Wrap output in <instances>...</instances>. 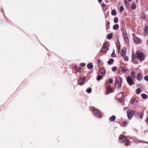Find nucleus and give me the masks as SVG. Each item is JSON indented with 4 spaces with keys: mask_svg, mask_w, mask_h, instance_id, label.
<instances>
[{
    "mask_svg": "<svg viewBox=\"0 0 148 148\" xmlns=\"http://www.w3.org/2000/svg\"><path fill=\"white\" fill-rule=\"evenodd\" d=\"M144 32L146 35L148 34V27L147 26H145L144 29Z\"/></svg>",
    "mask_w": 148,
    "mask_h": 148,
    "instance_id": "12",
    "label": "nucleus"
},
{
    "mask_svg": "<svg viewBox=\"0 0 148 148\" xmlns=\"http://www.w3.org/2000/svg\"><path fill=\"white\" fill-rule=\"evenodd\" d=\"M116 14V11L115 10H113L111 12V14L113 16L115 15Z\"/></svg>",
    "mask_w": 148,
    "mask_h": 148,
    "instance_id": "25",
    "label": "nucleus"
},
{
    "mask_svg": "<svg viewBox=\"0 0 148 148\" xmlns=\"http://www.w3.org/2000/svg\"><path fill=\"white\" fill-rule=\"evenodd\" d=\"M85 77L83 78L78 80V83L79 84H82V83L85 81Z\"/></svg>",
    "mask_w": 148,
    "mask_h": 148,
    "instance_id": "13",
    "label": "nucleus"
},
{
    "mask_svg": "<svg viewBox=\"0 0 148 148\" xmlns=\"http://www.w3.org/2000/svg\"><path fill=\"white\" fill-rule=\"evenodd\" d=\"M115 56H116V55L114 53V49H113V52L112 54V57H114Z\"/></svg>",
    "mask_w": 148,
    "mask_h": 148,
    "instance_id": "33",
    "label": "nucleus"
},
{
    "mask_svg": "<svg viewBox=\"0 0 148 148\" xmlns=\"http://www.w3.org/2000/svg\"><path fill=\"white\" fill-rule=\"evenodd\" d=\"M136 57L140 61L144 60L145 59V55L144 53L140 51H138L136 52V56L133 55V53H132V58L134 59Z\"/></svg>",
    "mask_w": 148,
    "mask_h": 148,
    "instance_id": "1",
    "label": "nucleus"
},
{
    "mask_svg": "<svg viewBox=\"0 0 148 148\" xmlns=\"http://www.w3.org/2000/svg\"><path fill=\"white\" fill-rule=\"evenodd\" d=\"M131 76L132 77H135V72L133 71L131 73Z\"/></svg>",
    "mask_w": 148,
    "mask_h": 148,
    "instance_id": "29",
    "label": "nucleus"
},
{
    "mask_svg": "<svg viewBox=\"0 0 148 148\" xmlns=\"http://www.w3.org/2000/svg\"><path fill=\"white\" fill-rule=\"evenodd\" d=\"M120 10L121 11H122V12L124 10V8H123V7L121 6L120 8Z\"/></svg>",
    "mask_w": 148,
    "mask_h": 148,
    "instance_id": "36",
    "label": "nucleus"
},
{
    "mask_svg": "<svg viewBox=\"0 0 148 148\" xmlns=\"http://www.w3.org/2000/svg\"><path fill=\"white\" fill-rule=\"evenodd\" d=\"M127 0H124V3L126 8H128L129 6V3Z\"/></svg>",
    "mask_w": 148,
    "mask_h": 148,
    "instance_id": "14",
    "label": "nucleus"
},
{
    "mask_svg": "<svg viewBox=\"0 0 148 148\" xmlns=\"http://www.w3.org/2000/svg\"><path fill=\"white\" fill-rule=\"evenodd\" d=\"M119 28V25L118 24H115L113 26V29L115 30H117Z\"/></svg>",
    "mask_w": 148,
    "mask_h": 148,
    "instance_id": "17",
    "label": "nucleus"
},
{
    "mask_svg": "<svg viewBox=\"0 0 148 148\" xmlns=\"http://www.w3.org/2000/svg\"><path fill=\"white\" fill-rule=\"evenodd\" d=\"M124 39L125 44L128 45H129V41L128 37H125Z\"/></svg>",
    "mask_w": 148,
    "mask_h": 148,
    "instance_id": "15",
    "label": "nucleus"
},
{
    "mask_svg": "<svg viewBox=\"0 0 148 148\" xmlns=\"http://www.w3.org/2000/svg\"><path fill=\"white\" fill-rule=\"evenodd\" d=\"M143 115L142 114H141L140 115V118L142 119L143 117Z\"/></svg>",
    "mask_w": 148,
    "mask_h": 148,
    "instance_id": "43",
    "label": "nucleus"
},
{
    "mask_svg": "<svg viewBox=\"0 0 148 148\" xmlns=\"http://www.w3.org/2000/svg\"><path fill=\"white\" fill-rule=\"evenodd\" d=\"M114 23H117L118 21V18H117V17H115L114 19Z\"/></svg>",
    "mask_w": 148,
    "mask_h": 148,
    "instance_id": "28",
    "label": "nucleus"
},
{
    "mask_svg": "<svg viewBox=\"0 0 148 148\" xmlns=\"http://www.w3.org/2000/svg\"><path fill=\"white\" fill-rule=\"evenodd\" d=\"M141 89L140 88H138L136 90V93L137 94H140L141 92Z\"/></svg>",
    "mask_w": 148,
    "mask_h": 148,
    "instance_id": "27",
    "label": "nucleus"
},
{
    "mask_svg": "<svg viewBox=\"0 0 148 148\" xmlns=\"http://www.w3.org/2000/svg\"><path fill=\"white\" fill-rule=\"evenodd\" d=\"M106 87L107 92L110 93L112 92V89L110 85H107Z\"/></svg>",
    "mask_w": 148,
    "mask_h": 148,
    "instance_id": "8",
    "label": "nucleus"
},
{
    "mask_svg": "<svg viewBox=\"0 0 148 148\" xmlns=\"http://www.w3.org/2000/svg\"><path fill=\"white\" fill-rule=\"evenodd\" d=\"M115 116L113 115L110 118V119L111 121H114L115 119Z\"/></svg>",
    "mask_w": 148,
    "mask_h": 148,
    "instance_id": "21",
    "label": "nucleus"
},
{
    "mask_svg": "<svg viewBox=\"0 0 148 148\" xmlns=\"http://www.w3.org/2000/svg\"><path fill=\"white\" fill-rule=\"evenodd\" d=\"M126 80L130 85H132L134 84V82L130 77L127 76L126 78Z\"/></svg>",
    "mask_w": 148,
    "mask_h": 148,
    "instance_id": "4",
    "label": "nucleus"
},
{
    "mask_svg": "<svg viewBox=\"0 0 148 148\" xmlns=\"http://www.w3.org/2000/svg\"><path fill=\"white\" fill-rule=\"evenodd\" d=\"M126 49L125 48H123L121 51V55L123 56L125 55L126 53Z\"/></svg>",
    "mask_w": 148,
    "mask_h": 148,
    "instance_id": "10",
    "label": "nucleus"
},
{
    "mask_svg": "<svg viewBox=\"0 0 148 148\" xmlns=\"http://www.w3.org/2000/svg\"><path fill=\"white\" fill-rule=\"evenodd\" d=\"M102 77V76L101 75H99L97 78V79L98 80H100Z\"/></svg>",
    "mask_w": 148,
    "mask_h": 148,
    "instance_id": "32",
    "label": "nucleus"
},
{
    "mask_svg": "<svg viewBox=\"0 0 148 148\" xmlns=\"http://www.w3.org/2000/svg\"><path fill=\"white\" fill-rule=\"evenodd\" d=\"M93 67L92 64L91 63H89L87 65V67L89 69H91Z\"/></svg>",
    "mask_w": 148,
    "mask_h": 148,
    "instance_id": "16",
    "label": "nucleus"
},
{
    "mask_svg": "<svg viewBox=\"0 0 148 148\" xmlns=\"http://www.w3.org/2000/svg\"><path fill=\"white\" fill-rule=\"evenodd\" d=\"M107 38L108 40L111 39L112 38V34L111 33L108 34L107 36Z\"/></svg>",
    "mask_w": 148,
    "mask_h": 148,
    "instance_id": "20",
    "label": "nucleus"
},
{
    "mask_svg": "<svg viewBox=\"0 0 148 148\" xmlns=\"http://www.w3.org/2000/svg\"><path fill=\"white\" fill-rule=\"evenodd\" d=\"M124 60L126 61H127L128 60V58L127 57H126L124 58Z\"/></svg>",
    "mask_w": 148,
    "mask_h": 148,
    "instance_id": "40",
    "label": "nucleus"
},
{
    "mask_svg": "<svg viewBox=\"0 0 148 148\" xmlns=\"http://www.w3.org/2000/svg\"><path fill=\"white\" fill-rule=\"evenodd\" d=\"M142 98L144 99H146L147 98V96L145 94H142L141 95Z\"/></svg>",
    "mask_w": 148,
    "mask_h": 148,
    "instance_id": "19",
    "label": "nucleus"
},
{
    "mask_svg": "<svg viewBox=\"0 0 148 148\" xmlns=\"http://www.w3.org/2000/svg\"><path fill=\"white\" fill-rule=\"evenodd\" d=\"M147 123L148 124V117L147 118Z\"/></svg>",
    "mask_w": 148,
    "mask_h": 148,
    "instance_id": "48",
    "label": "nucleus"
},
{
    "mask_svg": "<svg viewBox=\"0 0 148 148\" xmlns=\"http://www.w3.org/2000/svg\"><path fill=\"white\" fill-rule=\"evenodd\" d=\"M91 89L90 88H88L87 89V92L88 93H90L91 92Z\"/></svg>",
    "mask_w": 148,
    "mask_h": 148,
    "instance_id": "35",
    "label": "nucleus"
},
{
    "mask_svg": "<svg viewBox=\"0 0 148 148\" xmlns=\"http://www.w3.org/2000/svg\"><path fill=\"white\" fill-rule=\"evenodd\" d=\"M127 1H128L130 2L131 1H132V0H127Z\"/></svg>",
    "mask_w": 148,
    "mask_h": 148,
    "instance_id": "47",
    "label": "nucleus"
},
{
    "mask_svg": "<svg viewBox=\"0 0 148 148\" xmlns=\"http://www.w3.org/2000/svg\"><path fill=\"white\" fill-rule=\"evenodd\" d=\"M101 6L102 7H104L105 6V4L104 3H102L101 4Z\"/></svg>",
    "mask_w": 148,
    "mask_h": 148,
    "instance_id": "45",
    "label": "nucleus"
},
{
    "mask_svg": "<svg viewBox=\"0 0 148 148\" xmlns=\"http://www.w3.org/2000/svg\"><path fill=\"white\" fill-rule=\"evenodd\" d=\"M94 112V114L97 117H99L100 116L101 113L100 112L97 110H95L94 111H93V112Z\"/></svg>",
    "mask_w": 148,
    "mask_h": 148,
    "instance_id": "11",
    "label": "nucleus"
},
{
    "mask_svg": "<svg viewBox=\"0 0 148 148\" xmlns=\"http://www.w3.org/2000/svg\"><path fill=\"white\" fill-rule=\"evenodd\" d=\"M136 5L134 4H133L131 6V8L133 10H135L136 8Z\"/></svg>",
    "mask_w": 148,
    "mask_h": 148,
    "instance_id": "30",
    "label": "nucleus"
},
{
    "mask_svg": "<svg viewBox=\"0 0 148 148\" xmlns=\"http://www.w3.org/2000/svg\"><path fill=\"white\" fill-rule=\"evenodd\" d=\"M143 78V74L140 73H138L137 75V79L138 81L141 80Z\"/></svg>",
    "mask_w": 148,
    "mask_h": 148,
    "instance_id": "7",
    "label": "nucleus"
},
{
    "mask_svg": "<svg viewBox=\"0 0 148 148\" xmlns=\"http://www.w3.org/2000/svg\"><path fill=\"white\" fill-rule=\"evenodd\" d=\"M127 70V69L126 67H124L122 69V72L125 73Z\"/></svg>",
    "mask_w": 148,
    "mask_h": 148,
    "instance_id": "26",
    "label": "nucleus"
},
{
    "mask_svg": "<svg viewBox=\"0 0 148 148\" xmlns=\"http://www.w3.org/2000/svg\"><path fill=\"white\" fill-rule=\"evenodd\" d=\"M114 61V60L112 59H110L108 61V64H111Z\"/></svg>",
    "mask_w": 148,
    "mask_h": 148,
    "instance_id": "22",
    "label": "nucleus"
},
{
    "mask_svg": "<svg viewBox=\"0 0 148 148\" xmlns=\"http://www.w3.org/2000/svg\"><path fill=\"white\" fill-rule=\"evenodd\" d=\"M125 139V138L123 137L122 136L119 137V141L121 143H124L125 144H127L129 140Z\"/></svg>",
    "mask_w": 148,
    "mask_h": 148,
    "instance_id": "5",
    "label": "nucleus"
},
{
    "mask_svg": "<svg viewBox=\"0 0 148 148\" xmlns=\"http://www.w3.org/2000/svg\"><path fill=\"white\" fill-rule=\"evenodd\" d=\"M80 65L82 66H85V64L84 63H81L80 64Z\"/></svg>",
    "mask_w": 148,
    "mask_h": 148,
    "instance_id": "39",
    "label": "nucleus"
},
{
    "mask_svg": "<svg viewBox=\"0 0 148 148\" xmlns=\"http://www.w3.org/2000/svg\"><path fill=\"white\" fill-rule=\"evenodd\" d=\"M123 110H125L126 109H127V108H125V107H124L123 108Z\"/></svg>",
    "mask_w": 148,
    "mask_h": 148,
    "instance_id": "46",
    "label": "nucleus"
},
{
    "mask_svg": "<svg viewBox=\"0 0 148 148\" xmlns=\"http://www.w3.org/2000/svg\"><path fill=\"white\" fill-rule=\"evenodd\" d=\"M108 44H105L104 45L103 47L102 48V51H105L108 50Z\"/></svg>",
    "mask_w": 148,
    "mask_h": 148,
    "instance_id": "9",
    "label": "nucleus"
},
{
    "mask_svg": "<svg viewBox=\"0 0 148 148\" xmlns=\"http://www.w3.org/2000/svg\"><path fill=\"white\" fill-rule=\"evenodd\" d=\"M124 99V98L123 95L121 97L120 99H118V101L119 102H122Z\"/></svg>",
    "mask_w": 148,
    "mask_h": 148,
    "instance_id": "24",
    "label": "nucleus"
},
{
    "mask_svg": "<svg viewBox=\"0 0 148 148\" xmlns=\"http://www.w3.org/2000/svg\"><path fill=\"white\" fill-rule=\"evenodd\" d=\"M79 72H82L81 71V69L79 68V69H76Z\"/></svg>",
    "mask_w": 148,
    "mask_h": 148,
    "instance_id": "41",
    "label": "nucleus"
},
{
    "mask_svg": "<svg viewBox=\"0 0 148 148\" xmlns=\"http://www.w3.org/2000/svg\"><path fill=\"white\" fill-rule=\"evenodd\" d=\"M135 101V99L134 98H132L130 102L132 105H133Z\"/></svg>",
    "mask_w": 148,
    "mask_h": 148,
    "instance_id": "23",
    "label": "nucleus"
},
{
    "mask_svg": "<svg viewBox=\"0 0 148 148\" xmlns=\"http://www.w3.org/2000/svg\"><path fill=\"white\" fill-rule=\"evenodd\" d=\"M127 114L129 119H130L132 117L134 114V112L133 110H129L127 111Z\"/></svg>",
    "mask_w": 148,
    "mask_h": 148,
    "instance_id": "3",
    "label": "nucleus"
},
{
    "mask_svg": "<svg viewBox=\"0 0 148 148\" xmlns=\"http://www.w3.org/2000/svg\"><path fill=\"white\" fill-rule=\"evenodd\" d=\"M108 82L110 83H112L113 82V80L112 79L110 78L108 80Z\"/></svg>",
    "mask_w": 148,
    "mask_h": 148,
    "instance_id": "34",
    "label": "nucleus"
},
{
    "mask_svg": "<svg viewBox=\"0 0 148 148\" xmlns=\"http://www.w3.org/2000/svg\"><path fill=\"white\" fill-rule=\"evenodd\" d=\"M98 74L101 75L102 77L104 75V72L102 71H100L98 73Z\"/></svg>",
    "mask_w": 148,
    "mask_h": 148,
    "instance_id": "18",
    "label": "nucleus"
},
{
    "mask_svg": "<svg viewBox=\"0 0 148 148\" xmlns=\"http://www.w3.org/2000/svg\"><path fill=\"white\" fill-rule=\"evenodd\" d=\"M122 79L119 77H117L116 78L115 82V86L116 87L120 88L122 83Z\"/></svg>",
    "mask_w": 148,
    "mask_h": 148,
    "instance_id": "2",
    "label": "nucleus"
},
{
    "mask_svg": "<svg viewBox=\"0 0 148 148\" xmlns=\"http://www.w3.org/2000/svg\"><path fill=\"white\" fill-rule=\"evenodd\" d=\"M98 1H99V3H101L102 1V0H98Z\"/></svg>",
    "mask_w": 148,
    "mask_h": 148,
    "instance_id": "44",
    "label": "nucleus"
},
{
    "mask_svg": "<svg viewBox=\"0 0 148 148\" xmlns=\"http://www.w3.org/2000/svg\"><path fill=\"white\" fill-rule=\"evenodd\" d=\"M112 71L113 72H115L116 70V67L115 66H114L112 69Z\"/></svg>",
    "mask_w": 148,
    "mask_h": 148,
    "instance_id": "31",
    "label": "nucleus"
},
{
    "mask_svg": "<svg viewBox=\"0 0 148 148\" xmlns=\"http://www.w3.org/2000/svg\"><path fill=\"white\" fill-rule=\"evenodd\" d=\"M133 40L134 43L136 44H138L141 42L140 39L137 37H134Z\"/></svg>",
    "mask_w": 148,
    "mask_h": 148,
    "instance_id": "6",
    "label": "nucleus"
},
{
    "mask_svg": "<svg viewBox=\"0 0 148 148\" xmlns=\"http://www.w3.org/2000/svg\"><path fill=\"white\" fill-rule=\"evenodd\" d=\"M144 79L147 81H148V76H145L144 77Z\"/></svg>",
    "mask_w": 148,
    "mask_h": 148,
    "instance_id": "38",
    "label": "nucleus"
},
{
    "mask_svg": "<svg viewBox=\"0 0 148 148\" xmlns=\"http://www.w3.org/2000/svg\"><path fill=\"white\" fill-rule=\"evenodd\" d=\"M109 27V25H106V27Z\"/></svg>",
    "mask_w": 148,
    "mask_h": 148,
    "instance_id": "49",
    "label": "nucleus"
},
{
    "mask_svg": "<svg viewBox=\"0 0 148 148\" xmlns=\"http://www.w3.org/2000/svg\"><path fill=\"white\" fill-rule=\"evenodd\" d=\"M141 17L143 19H145V18H146L145 15L144 14H143L141 15Z\"/></svg>",
    "mask_w": 148,
    "mask_h": 148,
    "instance_id": "37",
    "label": "nucleus"
},
{
    "mask_svg": "<svg viewBox=\"0 0 148 148\" xmlns=\"http://www.w3.org/2000/svg\"><path fill=\"white\" fill-rule=\"evenodd\" d=\"M128 123V122H126V121H124V124L125 125L127 124Z\"/></svg>",
    "mask_w": 148,
    "mask_h": 148,
    "instance_id": "42",
    "label": "nucleus"
}]
</instances>
